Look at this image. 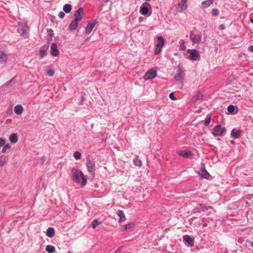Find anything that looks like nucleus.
Returning a JSON list of instances; mask_svg holds the SVG:
<instances>
[{"mask_svg":"<svg viewBox=\"0 0 253 253\" xmlns=\"http://www.w3.org/2000/svg\"><path fill=\"white\" fill-rule=\"evenodd\" d=\"M71 175L73 181L76 183H81V187H83L86 184L87 179L82 171L73 168L71 169Z\"/></svg>","mask_w":253,"mask_h":253,"instance_id":"nucleus-1","label":"nucleus"},{"mask_svg":"<svg viewBox=\"0 0 253 253\" xmlns=\"http://www.w3.org/2000/svg\"><path fill=\"white\" fill-rule=\"evenodd\" d=\"M86 166L87 171L90 173L92 178H93L95 173V164L92 159H88L86 162Z\"/></svg>","mask_w":253,"mask_h":253,"instance_id":"nucleus-2","label":"nucleus"},{"mask_svg":"<svg viewBox=\"0 0 253 253\" xmlns=\"http://www.w3.org/2000/svg\"><path fill=\"white\" fill-rule=\"evenodd\" d=\"M17 31L18 33L25 39L29 37V34L28 33L29 28L27 25L22 23L19 24Z\"/></svg>","mask_w":253,"mask_h":253,"instance_id":"nucleus-3","label":"nucleus"},{"mask_svg":"<svg viewBox=\"0 0 253 253\" xmlns=\"http://www.w3.org/2000/svg\"><path fill=\"white\" fill-rule=\"evenodd\" d=\"M158 42L156 44L155 50V54H158L161 51L162 47L165 44V41L164 38L161 36H159L157 38Z\"/></svg>","mask_w":253,"mask_h":253,"instance_id":"nucleus-4","label":"nucleus"},{"mask_svg":"<svg viewBox=\"0 0 253 253\" xmlns=\"http://www.w3.org/2000/svg\"><path fill=\"white\" fill-rule=\"evenodd\" d=\"M226 131V128L221 127L220 125L215 126L213 130L212 134L214 136H220Z\"/></svg>","mask_w":253,"mask_h":253,"instance_id":"nucleus-5","label":"nucleus"},{"mask_svg":"<svg viewBox=\"0 0 253 253\" xmlns=\"http://www.w3.org/2000/svg\"><path fill=\"white\" fill-rule=\"evenodd\" d=\"M157 75L156 71L154 69L149 70L144 75L143 79L145 80L153 79Z\"/></svg>","mask_w":253,"mask_h":253,"instance_id":"nucleus-6","label":"nucleus"},{"mask_svg":"<svg viewBox=\"0 0 253 253\" xmlns=\"http://www.w3.org/2000/svg\"><path fill=\"white\" fill-rule=\"evenodd\" d=\"M190 38L194 43H200L201 41L202 34L201 33L197 34L192 33L190 35Z\"/></svg>","mask_w":253,"mask_h":253,"instance_id":"nucleus-7","label":"nucleus"},{"mask_svg":"<svg viewBox=\"0 0 253 253\" xmlns=\"http://www.w3.org/2000/svg\"><path fill=\"white\" fill-rule=\"evenodd\" d=\"M187 52L189 53V58L192 60H196L199 57V53L196 49H188Z\"/></svg>","mask_w":253,"mask_h":253,"instance_id":"nucleus-8","label":"nucleus"},{"mask_svg":"<svg viewBox=\"0 0 253 253\" xmlns=\"http://www.w3.org/2000/svg\"><path fill=\"white\" fill-rule=\"evenodd\" d=\"M75 19L77 21H80L83 18V8L82 7H80L78 9L76 12L74 14Z\"/></svg>","mask_w":253,"mask_h":253,"instance_id":"nucleus-9","label":"nucleus"},{"mask_svg":"<svg viewBox=\"0 0 253 253\" xmlns=\"http://www.w3.org/2000/svg\"><path fill=\"white\" fill-rule=\"evenodd\" d=\"M96 25V22L95 21H92L89 22L86 26L85 30V33L86 35H89L91 32L92 31V29L94 28Z\"/></svg>","mask_w":253,"mask_h":253,"instance_id":"nucleus-10","label":"nucleus"},{"mask_svg":"<svg viewBox=\"0 0 253 253\" xmlns=\"http://www.w3.org/2000/svg\"><path fill=\"white\" fill-rule=\"evenodd\" d=\"M188 0H181V2L178 3V6L179 11L180 12H183L185 11L187 8V2Z\"/></svg>","mask_w":253,"mask_h":253,"instance_id":"nucleus-11","label":"nucleus"},{"mask_svg":"<svg viewBox=\"0 0 253 253\" xmlns=\"http://www.w3.org/2000/svg\"><path fill=\"white\" fill-rule=\"evenodd\" d=\"M50 53L54 56H57L59 54V51L57 49L56 44L52 43L50 47Z\"/></svg>","mask_w":253,"mask_h":253,"instance_id":"nucleus-12","label":"nucleus"},{"mask_svg":"<svg viewBox=\"0 0 253 253\" xmlns=\"http://www.w3.org/2000/svg\"><path fill=\"white\" fill-rule=\"evenodd\" d=\"M183 72L180 68H178L177 71V75L174 76V79L177 81H182L183 79Z\"/></svg>","mask_w":253,"mask_h":253,"instance_id":"nucleus-13","label":"nucleus"},{"mask_svg":"<svg viewBox=\"0 0 253 253\" xmlns=\"http://www.w3.org/2000/svg\"><path fill=\"white\" fill-rule=\"evenodd\" d=\"M242 133V130L240 129H237L236 128H234L231 131V135L232 137L237 139L239 138Z\"/></svg>","mask_w":253,"mask_h":253,"instance_id":"nucleus-14","label":"nucleus"},{"mask_svg":"<svg viewBox=\"0 0 253 253\" xmlns=\"http://www.w3.org/2000/svg\"><path fill=\"white\" fill-rule=\"evenodd\" d=\"M198 173L202 178L209 179L211 177V175L205 169H201Z\"/></svg>","mask_w":253,"mask_h":253,"instance_id":"nucleus-15","label":"nucleus"},{"mask_svg":"<svg viewBox=\"0 0 253 253\" xmlns=\"http://www.w3.org/2000/svg\"><path fill=\"white\" fill-rule=\"evenodd\" d=\"M7 55L3 51L0 50V64H4L7 60Z\"/></svg>","mask_w":253,"mask_h":253,"instance_id":"nucleus-16","label":"nucleus"},{"mask_svg":"<svg viewBox=\"0 0 253 253\" xmlns=\"http://www.w3.org/2000/svg\"><path fill=\"white\" fill-rule=\"evenodd\" d=\"M177 154L184 158H188L192 155V153L191 151L186 150L179 151L177 153Z\"/></svg>","mask_w":253,"mask_h":253,"instance_id":"nucleus-17","label":"nucleus"},{"mask_svg":"<svg viewBox=\"0 0 253 253\" xmlns=\"http://www.w3.org/2000/svg\"><path fill=\"white\" fill-rule=\"evenodd\" d=\"M24 111V108L21 105H17L14 107V111L17 115H21Z\"/></svg>","mask_w":253,"mask_h":253,"instance_id":"nucleus-18","label":"nucleus"},{"mask_svg":"<svg viewBox=\"0 0 253 253\" xmlns=\"http://www.w3.org/2000/svg\"><path fill=\"white\" fill-rule=\"evenodd\" d=\"M183 240L187 242L190 246L193 247L194 245L193 240L189 235H184Z\"/></svg>","mask_w":253,"mask_h":253,"instance_id":"nucleus-19","label":"nucleus"},{"mask_svg":"<svg viewBox=\"0 0 253 253\" xmlns=\"http://www.w3.org/2000/svg\"><path fill=\"white\" fill-rule=\"evenodd\" d=\"M118 215L119 216L120 218L119 219V222L121 223L123 222H124L126 219V216L123 212V211L119 210L118 212Z\"/></svg>","mask_w":253,"mask_h":253,"instance_id":"nucleus-20","label":"nucleus"},{"mask_svg":"<svg viewBox=\"0 0 253 253\" xmlns=\"http://www.w3.org/2000/svg\"><path fill=\"white\" fill-rule=\"evenodd\" d=\"M46 235L48 237L52 238L54 236V229L53 228L49 227L46 232Z\"/></svg>","mask_w":253,"mask_h":253,"instance_id":"nucleus-21","label":"nucleus"},{"mask_svg":"<svg viewBox=\"0 0 253 253\" xmlns=\"http://www.w3.org/2000/svg\"><path fill=\"white\" fill-rule=\"evenodd\" d=\"M78 22L76 20H73L69 25V29L72 31L75 30L78 27Z\"/></svg>","mask_w":253,"mask_h":253,"instance_id":"nucleus-22","label":"nucleus"},{"mask_svg":"<svg viewBox=\"0 0 253 253\" xmlns=\"http://www.w3.org/2000/svg\"><path fill=\"white\" fill-rule=\"evenodd\" d=\"M9 140L13 143H15L18 141L17 135L15 133H12L9 137Z\"/></svg>","mask_w":253,"mask_h":253,"instance_id":"nucleus-23","label":"nucleus"},{"mask_svg":"<svg viewBox=\"0 0 253 253\" xmlns=\"http://www.w3.org/2000/svg\"><path fill=\"white\" fill-rule=\"evenodd\" d=\"M214 0H207L202 2V7L203 8L210 6L213 2Z\"/></svg>","mask_w":253,"mask_h":253,"instance_id":"nucleus-24","label":"nucleus"},{"mask_svg":"<svg viewBox=\"0 0 253 253\" xmlns=\"http://www.w3.org/2000/svg\"><path fill=\"white\" fill-rule=\"evenodd\" d=\"M203 97V93L199 92L196 95L193 96L192 98V101L193 102H196L198 100L202 99Z\"/></svg>","mask_w":253,"mask_h":253,"instance_id":"nucleus-25","label":"nucleus"},{"mask_svg":"<svg viewBox=\"0 0 253 253\" xmlns=\"http://www.w3.org/2000/svg\"><path fill=\"white\" fill-rule=\"evenodd\" d=\"M140 12L142 15H146L148 13L149 10L147 7L142 5L140 7Z\"/></svg>","mask_w":253,"mask_h":253,"instance_id":"nucleus-26","label":"nucleus"},{"mask_svg":"<svg viewBox=\"0 0 253 253\" xmlns=\"http://www.w3.org/2000/svg\"><path fill=\"white\" fill-rule=\"evenodd\" d=\"M133 164L135 165V166L139 167H140L142 165V161L139 159L138 156L136 157L133 160Z\"/></svg>","mask_w":253,"mask_h":253,"instance_id":"nucleus-27","label":"nucleus"},{"mask_svg":"<svg viewBox=\"0 0 253 253\" xmlns=\"http://www.w3.org/2000/svg\"><path fill=\"white\" fill-rule=\"evenodd\" d=\"M63 10L66 13H69L72 9L71 5L69 4H66L63 6Z\"/></svg>","mask_w":253,"mask_h":253,"instance_id":"nucleus-28","label":"nucleus"},{"mask_svg":"<svg viewBox=\"0 0 253 253\" xmlns=\"http://www.w3.org/2000/svg\"><path fill=\"white\" fill-rule=\"evenodd\" d=\"M134 224L133 222L129 223L127 224H126L124 226L123 230L126 231L128 229H131L134 227Z\"/></svg>","mask_w":253,"mask_h":253,"instance_id":"nucleus-29","label":"nucleus"},{"mask_svg":"<svg viewBox=\"0 0 253 253\" xmlns=\"http://www.w3.org/2000/svg\"><path fill=\"white\" fill-rule=\"evenodd\" d=\"M45 250L49 253H53L55 251V247L53 246L47 245L45 248Z\"/></svg>","mask_w":253,"mask_h":253,"instance_id":"nucleus-30","label":"nucleus"},{"mask_svg":"<svg viewBox=\"0 0 253 253\" xmlns=\"http://www.w3.org/2000/svg\"><path fill=\"white\" fill-rule=\"evenodd\" d=\"M3 148L1 150V152L4 153L7 149H9L11 148V145L9 143H6L3 146Z\"/></svg>","mask_w":253,"mask_h":253,"instance_id":"nucleus-31","label":"nucleus"},{"mask_svg":"<svg viewBox=\"0 0 253 253\" xmlns=\"http://www.w3.org/2000/svg\"><path fill=\"white\" fill-rule=\"evenodd\" d=\"M101 223L100 222L98 221L97 219L93 220L91 223V227L93 229H95V227Z\"/></svg>","mask_w":253,"mask_h":253,"instance_id":"nucleus-32","label":"nucleus"},{"mask_svg":"<svg viewBox=\"0 0 253 253\" xmlns=\"http://www.w3.org/2000/svg\"><path fill=\"white\" fill-rule=\"evenodd\" d=\"M73 156L76 160H78L81 158V154L80 152L77 151L74 153Z\"/></svg>","mask_w":253,"mask_h":253,"instance_id":"nucleus-33","label":"nucleus"},{"mask_svg":"<svg viewBox=\"0 0 253 253\" xmlns=\"http://www.w3.org/2000/svg\"><path fill=\"white\" fill-rule=\"evenodd\" d=\"M228 111L230 113H233L235 111V107L233 105H229L227 108Z\"/></svg>","mask_w":253,"mask_h":253,"instance_id":"nucleus-34","label":"nucleus"},{"mask_svg":"<svg viewBox=\"0 0 253 253\" xmlns=\"http://www.w3.org/2000/svg\"><path fill=\"white\" fill-rule=\"evenodd\" d=\"M180 49L181 50H185L186 49L185 42L183 41H181Z\"/></svg>","mask_w":253,"mask_h":253,"instance_id":"nucleus-35","label":"nucleus"},{"mask_svg":"<svg viewBox=\"0 0 253 253\" xmlns=\"http://www.w3.org/2000/svg\"><path fill=\"white\" fill-rule=\"evenodd\" d=\"M46 51L43 49H41L40 51V57L41 58H43L46 55Z\"/></svg>","mask_w":253,"mask_h":253,"instance_id":"nucleus-36","label":"nucleus"},{"mask_svg":"<svg viewBox=\"0 0 253 253\" xmlns=\"http://www.w3.org/2000/svg\"><path fill=\"white\" fill-rule=\"evenodd\" d=\"M212 14L213 16H216L219 14V11L217 9H213L212 10Z\"/></svg>","mask_w":253,"mask_h":253,"instance_id":"nucleus-37","label":"nucleus"},{"mask_svg":"<svg viewBox=\"0 0 253 253\" xmlns=\"http://www.w3.org/2000/svg\"><path fill=\"white\" fill-rule=\"evenodd\" d=\"M210 122H211V117L209 116L206 118V120L205 122V125L206 126H208L210 124Z\"/></svg>","mask_w":253,"mask_h":253,"instance_id":"nucleus-38","label":"nucleus"},{"mask_svg":"<svg viewBox=\"0 0 253 253\" xmlns=\"http://www.w3.org/2000/svg\"><path fill=\"white\" fill-rule=\"evenodd\" d=\"M5 140L3 138H0V147L3 146L5 144Z\"/></svg>","mask_w":253,"mask_h":253,"instance_id":"nucleus-39","label":"nucleus"},{"mask_svg":"<svg viewBox=\"0 0 253 253\" xmlns=\"http://www.w3.org/2000/svg\"><path fill=\"white\" fill-rule=\"evenodd\" d=\"M5 164V161L2 160V157H0V167L3 166Z\"/></svg>","mask_w":253,"mask_h":253,"instance_id":"nucleus-40","label":"nucleus"},{"mask_svg":"<svg viewBox=\"0 0 253 253\" xmlns=\"http://www.w3.org/2000/svg\"><path fill=\"white\" fill-rule=\"evenodd\" d=\"M54 74V72L52 70H49L47 72L48 75L50 77L53 76Z\"/></svg>","mask_w":253,"mask_h":253,"instance_id":"nucleus-41","label":"nucleus"},{"mask_svg":"<svg viewBox=\"0 0 253 253\" xmlns=\"http://www.w3.org/2000/svg\"><path fill=\"white\" fill-rule=\"evenodd\" d=\"M169 98L172 100H176V98L174 97V93L171 92L169 94Z\"/></svg>","mask_w":253,"mask_h":253,"instance_id":"nucleus-42","label":"nucleus"},{"mask_svg":"<svg viewBox=\"0 0 253 253\" xmlns=\"http://www.w3.org/2000/svg\"><path fill=\"white\" fill-rule=\"evenodd\" d=\"M65 14L62 11H60L58 14V16L60 18H63L64 17Z\"/></svg>","mask_w":253,"mask_h":253,"instance_id":"nucleus-43","label":"nucleus"},{"mask_svg":"<svg viewBox=\"0 0 253 253\" xmlns=\"http://www.w3.org/2000/svg\"><path fill=\"white\" fill-rule=\"evenodd\" d=\"M201 209H202V211L208 210L209 209H211V207L210 206L207 207V206H201Z\"/></svg>","mask_w":253,"mask_h":253,"instance_id":"nucleus-44","label":"nucleus"},{"mask_svg":"<svg viewBox=\"0 0 253 253\" xmlns=\"http://www.w3.org/2000/svg\"><path fill=\"white\" fill-rule=\"evenodd\" d=\"M219 28L220 30H224L225 29V26L223 24H221L219 27Z\"/></svg>","mask_w":253,"mask_h":253,"instance_id":"nucleus-45","label":"nucleus"},{"mask_svg":"<svg viewBox=\"0 0 253 253\" xmlns=\"http://www.w3.org/2000/svg\"><path fill=\"white\" fill-rule=\"evenodd\" d=\"M249 49H250V50L251 51H252L253 52V46H250V47H249Z\"/></svg>","mask_w":253,"mask_h":253,"instance_id":"nucleus-46","label":"nucleus"},{"mask_svg":"<svg viewBox=\"0 0 253 253\" xmlns=\"http://www.w3.org/2000/svg\"><path fill=\"white\" fill-rule=\"evenodd\" d=\"M6 113L7 114H11V110L7 111Z\"/></svg>","mask_w":253,"mask_h":253,"instance_id":"nucleus-47","label":"nucleus"},{"mask_svg":"<svg viewBox=\"0 0 253 253\" xmlns=\"http://www.w3.org/2000/svg\"><path fill=\"white\" fill-rule=\"evenodd\" d=\"M231 143L232 144H234V140H232V141H231Z\"/></svg>","mask_w":253,"mask_h":253,"instance_id":"nucleus-48","label":"nucleus"},{"mask_svg":"<svg viewBox=\"0 0 253 253\" xmlns=\"http://www.w3.org/2000/svg\"><path fill=\"white\" fill-rule=\"evenodd\" d=\"M250 21H251L252 23H253V19H251L250 20Z\"/></svg>","mask_w":253,"mask_h":253,"instance_id":"nucleus-49","label":"nucleus"},{"mask_svg":"<svg viewBox=\"0 0 253 253\" xmlns=\"http://www.w3.org/2000/svg\"><path fill=\"white\" fill-rule=\"evenodd\" d=\"M109 0H105V2L108 1Z\"/></svg>","mask_w":253,"mask_h":253,"instance_id":"nucleus-50","label":"nucleus"},{"mask_svg":"<svg viewBox=\"0 0 253 253\" xmlns=\"http://www.w3.org/2000/svg\"><path fill=\"white\" fill-rule=\"evenodd\" d=\"M146 1H150V0H145Z\"/></svg>","mask_w":253,"mask_h":253,"instance_id":"nucleus-51","label":"nucleus"},{"mask_svg":"<svg viewBox=\"0 0 253 253\" xmlns=\"http://www.w3.org/2000/svg\"><path fill=\"white\" fill-rule=\"evenodd\" d=\"M253 245V242H252Z\"/></svg>","mask_w":253,"mask_h":253,"instance_id":"nucleus-52","label":"nucleus"},{"mask_svg":"<svg viewBox=\"0 0 253 253\" xmlns=\"http://www.w3.org/2000/svg\"><path fill=\"white\" fill-rule=\"evenodd\" d=\"M253 245V242H252Z\"/></svg>","mask_w":253,"mask_h":253,"instance_id":"nucleus-53","label":"nucleus"}]
</instances>
